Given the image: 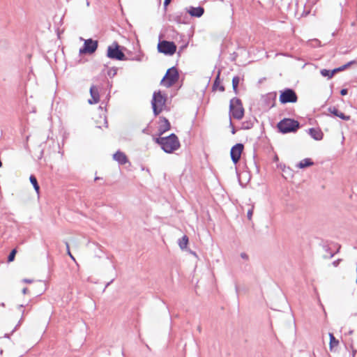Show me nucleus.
<instances>
[{
    "instance_id": "f257e3e1",
    "label": "nucleus",
    "mask_w": 357,
    "mask_h": 357,
    "mask_svg": "<svg viewBox=\"0 0 357 357\" xmlns=\"http://www.w3.org/2000/svg\"><path fill=\"white\" fill-rule=\"evenodd\" d=\"M232 162L235 165L236 173L238 176L239 182L241 183V175L249 173L255 170L256 172H259L258 166L259 158H250V160H245V158H231Z\"/></svg>"
},
{
    "instance_id": "f03ea898",
    "label": "nucleus",
    "mask_w": 357,
    "mask_h": 357,
    "mask_svg": "<svg viewBox=\"0 0 357 357\" xmlns=\"http://www.w3.org/2000/svg\"><path fill=\"white\" fill-rule=\"evenodd\" d=\"M156 142L161 146L162 149L168 153L178 149L180 146L178 137L174 134H172L167 137L158 138Z\"/></svg>"
},
{
    "instance_id": "7ed1b4c3",
    "label": "nucleus",
    "mask_w": 357,
    "mask_h": 357,
    "mask_svg": "<svg viewBox=\"0 0 357 357\" xmlns=\"http://www.w3.org/2000/svg\"><path fill=\"white\" fill-rule=\"evenodd\" d=\"M166 96L162 94L160 91L153 93L151 104L155 115L157 116L166 109Z\"/></svg>"
},
{
    "instance_id": "20e7f679",
    "label": "nucleus",
    "mask_w": 357,
    "mask_h": 357,
    "mask_svg": "<svg viewBox=\"0 0 357 357\" xmlns=\"http://www.w3.org/2000/svg\"><path fill=\"white\" fill-rule=\"evenodd\" d=\"M230 116L237 120H241L244 116V109L240 99L234 98L229 104Z\"/></svg>"
},
{
    "instance_id": "39448f33",
    "label": "nucleus",
    "mask_w": 357,
    "mask_h": 357,
    "mask_svg": "<svg viewBox=\"0 0 357 357\" xmlns=\"http://www.w3.org/2000/svg\"><path fill=\"white\" fill-rule=\"evenodd\" d=\"M277 127L282 133L296 132L300 127L299 122L291 119H284L280 121Z\"/></svg>"
},
{
    "instance_id": "423d86ee",
    "label": "nucleus",
    "mask_w": 357,
    "mask_h": 357,
    "mask_svg": "<svg viewBox=\"0 0 357 357\" xmlns=\"http://www.w3.org/2000/svg\"><path fill=\"white\" fill-rule=\"evenodd\" d=\"M178 77L179 75L177 69L175 67H172L167 70L165 75L160 82V84L169 88L178 81Z\"/></svg>"
},
{
    "instance_id": "0eeeda50",
    "label": "nucleus",
    "mask_w": 357,
    "mask_h": 357,
    "mask_svg": "<svg viewBox=\"0 0 357 357\" xmlns=\"http://www.w3.org/2000/svg\"><path fill=\"white\" fill-rule=\"evenodd\" d=\"M107 56L112 59L124 61L126 59L125 54L121 50L120 45L116 43H113L107 48Z\"/></svg>"
},
{
    "instance_id": "6e6552de",
    "label": "nucleus",
    "mask_w": 357,
    "mask_h": 357,
    "mask_svg": "<svg viewBox=\"0 0 357 357\" xmlns=\"http://www.w3.org/2000/svg\"><path fill=\"white\" fill-rule=\"evenodd\" d=\"M157 47L159 52L166 55H173L176 52L177 48L174 42L167 40L160 41Z\"/></svg>"
},
{
    "instance_id": "1a4fd4ad",
    "label": "nucleus",
    "mask_w": 357,
    "mask_h": 357,
    "mask_svg": "<svg viewBox=\"0 0 357 357\" xmlns=\"http://www.w3.org/2000/svg\"><path fill=\"white\" fill-rule=\"evenodd\" d=\"M279 100L280 102L282 104H286L288 102H296L298 100V97L294 90L287 89L283 91H281Z\"/></svg>"
},
{
    "instance_id": "9d476101",
    "label": "nucleus",
    "mask_w": 357,
    "mask_h": 357,
    "mask_svg": "<svg viewBox=\"0 0 357 357\" xmlns=\"http://www.w3.org/2000/svg\"><path fill=\"white\" fill-rule=\"evenodd\" d=\"M98 47V41L93 40L92 39H87L84 40V47L79 50L80 54H92Z\"/></svg>"
},
{
    "instance_id": "9b49d317",
    "label": "nucleus",
    "mask_w": 357,
    "mask_h": 357,
    "mask_svg": "<svg viewBox=\"0 0 357 357\" xmlns=\"http://www.w3.org/2000/svg\"><path fill=\"white\" fill-rule=\"evenodd\" d=\"M90 94L91 98L89 100L91 105L96 104L100 101L99 90L97 86L92 85L90 88Z\"/></svg>"
},
{
    "instance_id": "f8f14e48",
    "label": "nucleus",
    "mask_w": 357,
    "mask_h": 357,
    "mask_svg": "<svg viewBox=\"0 0 357 357\" xmlns=\"http://www.w3.org/2000/svg\"><path fill=\"white\" fill-rule=\"evenodd\" d=\"M158 123V131L160 135L169 130L171 128L170 123L165 117H160Z\"/></svg>"
},
{
    "instance_id": "ddd939ff",
    "label": "nucleus",
    "mask_w": 357,
    "mask_h": 357,
    "mask_svg": "<svg viewBox=\"0 0 357 357\" xmlns=\"http://www.w3.org/2000/svg\"><path fill=\"white\" fill-rule=\"evenodd\" d=\"M308 133L315 140H321L324 137V133L319 128H310Z\"/></svg>"
},
{
    "instance_id": "4468645a",
    "label": "nucleus",
    "mask_w": 357,
    "mask_h": 357,
    "mask_svg": "<svg viewBox=\"0 0 357 357\" xmlns=\"http://www.w3.org/2000/svg\"><path fill=\"white\" fill-rule=\"evenodd\" d=\"M243 149L244 146L242 144H236L231 148L230 156H241Z\"/></svg>"
},
{
    "instance_id": "2eb2a0df",
    "label": "nucleus",
    "mask_w": 357,
    "mask_h": 357,
    "mask_svg": "<svg viewBox=\"0 0 357 357\" xmlns=\"http://www.w3.org/2000/svg\"><path fill=\"white\" fill-rule=\"evenodd\" d=\"M188 12L191 16L199 17L203 15L204 10L202 7H191Z\"/></svg>"
},
{
    "instance_id": "dca6fc26",
    "label": "nucleus",
    "mask_w": 357,
    "mask_h": 357,
    "mask_svg": "<svg viewBox=\"0 0 357 357\" xmlns=\"http://www.w3.org/2000/svg\"><path fill=\"white\" fill-rule=\"evenodd\" d=\"M329 111L335 116H338L343 120L348 121L350 119L349 116H346L344 113L339 111L336 107L330 108Z\"/></svg>"
},
{
    "instance_id": "f3484780",
    "label": "nucleus",
    "mask_w": 357,
    "mask_h": 357,
    "mask_svg": "<svg viewBox=\"0 0 357 357\" xmlns=\"http://www.w3.org/2000/svg\"><path fill=\"white\" fill-rule=\"evenodd\" d=\"M188 242H189L188 237L186 235L183 236V237L179 238L178 241L179 248L182 250H186Z\"/></svg>"
},
{
    "instance_id": "a211bd4d",
    "label": "nucleus",
    "mask_w": 357,
    "mask_h": 357,
    "mask_svg": "<svg viewBox=\"0 0 357 357\" xmlns=\"http://www.w3.org/2000/svg\"><path fill=\"white\" fill-rule=\"evenodd\" d=\"M314 162L312 161L310 158H305L304 160H301L298 163L296 164V167L300 169H303L307 167H310L312 165Z\"/></svg>"
},
{
    "instance_id": "6ab92c4d",
    "label": "nucleus",
    "mask_w": 357,
    "mask_h": 357,
    "mask_svg": "<svg viewBox=\"0 0 357 357\" xmlns=\"http://www.w3.org/2000/svg\"><path fill=\"white\" fill-rule=\"evenodd\" d=\"M113 159L117 161L119 165H125L126 168L131 165L128 158H113Z\"/></svg>"
},
{
    "instance_id": "aec40b11",
    "label": "nucleus",
    "mask_w": 357,
    "mask_h": 357,
    "mask_svg": "<svg viewBox=\"0 0 357 357\" xmlns=\"http://www.w3.org/2000/svg\"><path fill=\"white\" fill-rule=\"evenodd\" d=\"M330 342L329 347L330 350L332 351L333 347H337L339 344V341L335 337L333 333H329Z\"/></svg>"
},
{
    "instance_id": "412c9836",
    "label": "nucleus",
    "mask_w": 357,
    "mask_h": 357,
    "mask_svg": "<svg viewBox=\"0 0 357 357\" xmlns=\"http://www.w3.org/2000/svg\"><path fill=\"white\" fill-rule=\"evenodd\" d=\"M29 181L33 185L34 190L37 192V194H39L40 192V186L38 185V183L37 181V179L34 175H31L29 177Z\"/></svg>"
},
{
    "instance_id": "4be33fe9",
    "label": "nucleus",
    "mask_w": 357,
    "mask_h": 357,
    "mask_svg": "<svg viewBox=\"0 0 357 357\" xmlns=\"http://www.w3.org/2000/svg\"><path fill=\"white\" fill-rule=\"evenodd\" d=\"M213 89L214 91L215 90H219L220 91H225V87L220 84V78H219V75L217 76L215 82H214V84H213Z\"/></svg>"
},
{
    "instance_id": "5701e85b",
    "label": "nucleus",
    "mask_w": 357,
    "mask_h": 357,
    "mask_svg": "<svg viewBox=\"0 0 357 357\" xmlns=\"http://www.w3.org/2000/svg\"><path fill=\"white\" fill-rule=\"evenodd\" d=\"M321 75L324 77H327L328 79H331L335 75L334 70H328L326 69H323L321 70Z\"/></svg>"
},
{
    "instance_id": "b1692460",
    "label": "nucleus",
    "mask_w": 357,
    "mask_h": 357,
    "mask_svg": "<svg viewBox=\"0 0 357 357\" xmlns=\"http://www.w3.org/2000/svg\"><path fill=\"white\" fill-rule=\"evenodd\" d=\"M240 79L238 77H234L232 79V86L235 93H237V88L239 84Z\"/></svg>"
},
{
    "instance_id": "393cba45",
    "label": "nucleus",
    "mask_w": 357,
    "mask_h": 357,
    "mask_svg": "<svg viewBox=\"0 0 357 357\" xmlns=\"http://www.w3.org/2000/svg\"><path fill=\"white\" fill-rule=\"evenodd\" d=\"M17 253L16 249H13L8 256V262H12L14 261L15 255Z\"/></svg>"
},
{
    "instance_id": "a878e982",
    "label": "nucleus",
    "mask_w": 357,
    "mask_h": 357,
    "mask_svg": "<svg viewBox=\"0 0 357 357\" xmlns=\"http://www.w3.org/2000/svg\"><path fill=\"white\" fill-rule=\"evenodd\" d=\"M273 162L275 163H276L278 167H280L283 172L284 171L285 165H279L278 164V162H279V158H278V157L273 158Z\"/></svg>"
},
{
    "instance_id": "bb28decb",
    "label": "nucleus",
    "mask_w": 357,
    "mask_h": 357,
    "mask_svg": "<svg viewBox=\"0 0 357 357\" xmlns=\"http://www.w3.org/2000/svg\"><path fill=\"white\" fill-rule=\"evenodd\" d=\"M349 66V63H347V64L344 65V66H341V67H339V68H337L333 69L335 74L336 73H337V72H340V71L344 70V69H346Z\"/></svg>"
},
{
    "instance_id": "cd10ccee",
    "label": "nucleus",
    "mask_w": 357,
    "mask_h": 357,
    "mask_svg": "<svg viewBox=\"0 0 357 357\" xmlns=\"http://www.w3.org/2000/svg\"><path fill=\"white\" fill-rule=\"evenodd\" d=\"M66 244V250H67V253L68 255L70 257V258L72 259H73L74 261L75 260V259L74 258V257L71 254V252L70 251V247H69V243L68 242H66L65 243Z\"/></svg>"
},
{
    "instance_id": "c85d7f7f",
    "label": "nucleus",
    "mask_w": 357,
    "mask_h": 357,
    "mask_svg": "<svg viewBox=\"0 0 357 357\" xmlns=\"http://www.w3.org/2000/svg\"><path fill=\"white\" fill-rule=\"evenodd\" d=\"M252 213H253V209L252 208H250L248 211V213H247V217L249 220H251L252 219Z\"/></svg>"
},
{
    "instance_id": "c756f323",
    "label": "nucleus",
    "mask_w": 357,
    "mask_h": 357,
    "mask_svg": "<svg viewBox=\"0 0 357 357\" xmlns=\"http://www.w3.org/2000/svg\"><path fill=\"white\" fill-rule=\"evenodd\" d=\"M113 156L119 157V156H126V155L122 151H117L115 153H114Z\"/></svg>"
},
{
    "instance_id": "7c9ffc66",
    "label": "nucleus",
    "mask_w": 357,
    "mask_h": 357,
    "mask_svg": "<svg viewBox=\"0 0 357 357\" xmlns=\"http://www.w3.org/2000/svg\"><path fill=\"white\" fill-rule=\"evenodd\" d=\"M241 257L243 259H246V260H247V259H248V255L246 253H245V252H242V253L241 254Z\"/></svg>"
},
{
    "instance_id": "2f4dec72",
    "label": "nucleus",
    "mask_w": 357,
    "mask_h": 357,
    "mask_svg": "<svg viewBox=\"0 0 357 357\" xmlns=\"http://www.w3.org/2000/svg\"><path fill=\"white\" fill-rule=\"evenodd\" d=\"M340 94H341L342 96H345V95H347V89H342V90L340 91Z\"/></svg>"
},
{
    "instance_id": "473e14b6",
    "label": "nucleus",
    "mask_w": 357,
    "mask_h": 357,
    "mask_svg": "<svg viewBox=\"0 0 357 357\" xmlns=\"http://www.w3.org/2000/svg\"><path fill=\"white\" fill-rule=\"evenodd\" d=\"M172 0H165L164 1V6L166 8L171 2Z\"/></svg>"
},
{
    "instance_id": "72a5a7b5",
    "label": "nucleus",
    "mask_w": 357,
    "mask_h": 357,
    "mask_svg": "<svg viewBox=\"0 0 357 357\" xmlns=\"http://www.w3.org/2000/svg\"><path fill=\"white\" fill-rule=\"evenodd\" d=\"M339 263H340V259L336 260V261H334L333 262V266H338V264H339Z\"/></svg>"
},
{
    "instance_id": "f704fd0d",
    "label": "nucleus",
    "mask_w": 357,
    "mask_h": 357,
    "mask_svg": "<svg viewBox=\"0 0 357 357\" xmlns=\"http://www.w3.org/2000/svg\"><path fill=\"white\" fill-rule=\"evenodd\" d=\"M23 282L25 283H31L33 282V280H30V279H24Z\"/></svg>"
},
{
    "instance_id": "c9c22d12",
    "label": "nucleus",
    "mask_w": 357,
    "mask_h": 357,
    "mask_svg": "<svg viewBox=\"0 0 357 357\" xmlns=\"http://www.w3.org/2000/svg\"><path fill=\"white\" fill-rule=\"evenodd\" d=\"M29 292V289L27 287H24L23 289H22V293L24 294H26L27 293Z\"/></svg>"
},
{
    "instance_id": "e433bc0d",
    "label": "nucleus",
    "mask_w": 357,
    "mask_h": 357,
    "mask_svg": "<svg viewBox=\"0 0 357 357\" xmlns=\"http://www.w3.org/2000/svg\"><path fill=\"white\" fill-rule=\"evenodd\" d=\"M189 252H190V253L191 255H192L193 256H195V257H197V254H196V252H195L192 251V250H190Z\"/></svg>"
},
{
    "instance_id": "4c0bfd02",
    "label": "nucleus",
    "mask_w": 357,
    "mask_h": 357,
    "mask_svg": "<svg viewBox=\"0 0 357 357\" xmlns=\"http://www.w3.org/2000/svg\"><path fill=\"white\" fill-rule=\"evenodd\" d=\"M100 179H102V178L101 177H99V176H96L95 178H94V181H97L100 180Z\"/></svg>"
},
{
    "instance_id": "58836bf2",
    "label": "nucleus",
    "mask_w": 357,
    "mask_h": 357,
    "mask_svg": "<svg viewBox=\"0 0 357 357\" xmlns=\"http://www.w3.org/2000/svg\"><path fill=\"white\" fill-rule=\"evenodd\" d=\"M10 335V334H5L4 337H7V338H9Z\"/></svg>"
},
{
    "instance_id": "ea45409f",
    "label": "nucleus",
    "mask_w": 357,
    "mask_h": 357,
    "mask_svg": "<svg viewBox=\"0 0 357 357\" xmlns=\"http://www.w3.org/2000/svg\"><path fill=\"white\" fill-rule=\"evenodd\" d=\"M334 256V253L330 252V258H332Z\"/></svg>"
},
{
    "instance_id": "a19ab883",
    "label": "nucleus",
    "mask_w": 357,
    "mask_h": 357,
    "mask_svg": "<svg viewBox=\"0 0 357 357\" xmlns=\"http://www.w3.org/2000/svg\"><path fill=\"white\" fill-rule=\"evenodd\" d=\"M197 330L199 331V332H201V330H202V329H201V326H199L197 327Z\"/></svg>"
},
{
    "instance_id": "79ce46f5",
    "label": "nucleus",
    "mask_w": 357,
    "mask_h": 357,
    "mask_svg": "<svg viewBox=\"0 0 357 357\" xmlns=\"http://www.w3.org/2000/svg\"><path fill=\"white\" fill-rule=\"evenodd\" d=\"M356 353V350H353V356L354 357L355 354Z\"/></svg>"
},
{
    "instance_id": "37998d69",
    "label": "nucleus",
    "mask_w": 357,
    "mask_h": 357,
    "mask_svg": "<svg viewBox=\"0 0 357 357\" xmlns=\"http://www.w3.org/2000/svg\"><path fill=\"white\" fill-rule=\"evenodd\" d=\"M18 307H19L20 309L23 308V307H24V305H20Z\"/></svg>"
},
{
    "instance_id": "c03bdc74",
    "label": "nucleus",
    "mask_w": 357,
    "mask_h": 357,
    "mask_svg": "<svg viewBox=\"0 0 357 357\" xmlns=\"http://www.w3.org/2000/svg\"><path fill=\"white\" fill-rule=\"evenodd\" d=\"M0 306L5 307V304L3 303H0Z\"/></svg>"
},
{
    "instance_id": "a18cd8bd",
    "label": "nucleus",
    "mask_w": 357,
    "mask_h": 357,
    "mask_svg": "<svg viewBox=\"0 0 357 357\" xmlns=\"http://www.w3.org/2000/svg\"><path fill=\"white\" fill-rule=\"evenodd\" d=\"M18 325H19V324H17V325L15 326V328H14V330H13V331H12V333H14V331L16 330V328L17 327V326H18Z\"/></svg>"
}]
</instances>
